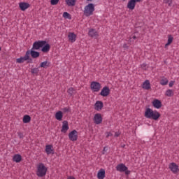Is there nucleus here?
I'll list each match as a JSON object with an SVG mask.
<instances>
[{"instance_id": "nucleus-1", "label": "nucleus", "mask_w": 179, "mask_h": 179, "mask_svg": "<svg viewBox=\"0 0 179 179\" xmlns=\"http://www.w3.org/2000/svg\"><path fill=\"white\" fill-rule=\"evenodd\" d=\"M144 115L145 118H148L149 120H154L155 121H157L159 118H160V113L157 110H153L151 108H146Z\"/></svg>"}, {"instance_id": "nucleus-2", "label": "nucleus", "mask_w": 179, "mask_h": 179, "mask_svg": "<svg viewBox=\"0 0 179 179\" xmlns=\"http://www.w3.org/2000/svg\"><path fill=\"white\" fill-rule=\"evenodd\" d=\"M96 6L94 3H90L87 6L84 7L83 10V14L84 16H86V17H89L90 16H92V15L94 13V10Z\"/></svg>"}, {"instance_id": "nucleus-3", "label": "nucleus", "mask_w": 179, "mask_h": 179, "mask_svg": "<svg viewBox=\"0 0 179 179\" xmlns=\"http://www.w3.org/2000/svg\"><path fill=\"white\" fill-rule=\"evenodd\" d=\"M47 170L48 169L43 163H39L36 166V176L38 177H45L47 174Z\"/></svg>"}, {"instance_id": "nucleus-4", "label": "nucleus", "mask_w": 179, "mask_h": 179, "mask_svg": "<svg viewBox=\"0 0 179 179\" xmlns=\"http://www.w3.org/2000/svg\"><path fill=\"white\" fill-rule=\"evenodd\" d=\"M90 87L92 92H98L101 90V84L99 82L94 81L91 83Z\"/></svg>"}, {"instance_id": "nucleus-5", "label": "nucleus", "mask_w": 179, "mask_h": 179, "mask_svg": "<svg viewBox=\"0 0 179 179\" xmlns=\"http://www.w3.org/2000/svg\"><path fill=\"white\" fill-rule=\"evenodd\" d=\"M30 59V50H27L24 57H21L16 59L17 64H23L25 61Z\"/></svg>"}, {"instance_id": "nucleus-6", "label": "nucleus", "mask_w": 179, "mask_h": 179, "mask_svg": "<svg viewBox=\"0 0 179 179\" xmlns=\"http://www.w3.org/2000/svg\"><path fill=\"white\" fill-rule=\"evenodd\" d=\"M47 44L46 41H38L34 43L32 45V50H40L41 47H44Z\"/></svg>"}, {"instance_id": "nucleus-7", "label": "nucleus", "mask_w": 179, "mask_h": 179, "mask_svg": "<svg viewBox=\"0 0 179 179\" xmlns=\"http://www.w3.org/2000/svg\"><path fill=\"white\" fill-rule=\"evenodd\" d=\"M69 138L72 142L78 141V131L76 130H73L69 134Z\"/></svg>"}, {"instance_id": "nucleus-8", "label": "nucleus", "mask_w": 179, "mask_h": 179, "mask_svg": "<svg viewBox=\"0 0 179 179\" xmlns=\"http://www.w3.org/2000/svg\"><path fill=\"white\" fill-rule=\"evenodd\" d=\"M94 124H96V125H99L103 122V117H101V114L96 113L94 115Z\"/></svg>"}, {"instance_id": "nucleus-9", "label": "nucleus", "mask_w": 179, "mask_h": 179, "mask_svg": "<svg viewBox=\"0 0 179 179\" xmlns=\"http://www.w3.org/2000/svg\"><path fill=\"white\" fill-rule=\"evenodd\" d=\"M169 169L173 173V174H177V173L179 171L178 165H176V164L174 162H172L169 164Z\"/></svg>"}, {"instance_id": "nucleus-10", "label": "nucleus", "mask_w": 179, "mask_h": 179, "mask_svg": "<svg viewBox=\"0 0 179 179\" xmlns=\"http://www.w3.org/2000/svg\"><path fill=\"white\" fill-rule=\"evenodd\" d=\"M100 94L103 97H107V96L110 94V88L107 86L103 87L100 92Z\"/></svg>"}, {"instance_id": "nucleus-11", "label": "nucleus", "mask_w": 179, "mask_h": 179, "mask_svg": "<svg viewBox=\"0 0 179 179\" xmlns=\"http://www.w3.org/2000/svg\"><path fill=\"white\" fill-rule=\"evenodd\" d=\"M19 7L22 12H24V10L29 9L30 8V4L29 3H26L24 1L19 3Z\"/></svg>"}, {"instance_id": "nucleus-12", "label": "nucleus", "mask_w": 179, "mask_h": 179, "mask_svg": "<svg viewBox=\"0 0 179 179\" xmlns=\"http://www.w3.org/2000/svg\"><path fill=\"white\" fill-rule=\"evenodd\" d=\"M88 35L90 37H92L93 38H97L99 37V32L96 31L94 29H90Z\"/></svg>"}, {"instance_id": "nucleus-13", "label": "nucleus", "mask_w": 179, "mask_h": 179, "mask_svg": "<svg viewBox=\"0 0 179 179\" xmlns=\"http://www.w3.org/2000/svg\"><path fill=\"white\" fill-rule=\"evenodd\" d=\"M68 129H69V126L68 125V121L64 120L62 122L61 132H62L63 134H66V132L68 131Z\"/></svg>"}, {"instance_id": "nucleus-14", "label": "nucleus", "mask_w": 179, "mask_h": 179, "mask_svg": "<svg viewBox=\"0 0 179 179\" xmlns=\"http://www.w3.org/2000/svg\"><path fill=\"white\" fill-rule=\"evenodd\" d=\"M68 38L70 43H75V41H76V34L73 32H69L68 34Z\"/></svg>"}, {"instance_id": "nucleus-15", "label": "nucleus", "mask_w": 179, "mask_h": 179, "mask_svg": "<svg viewBox=\"0 0 179 179\" xmlns=\"http://www.w3.org/2000/svg\"><path fill=\"white\" fill-rule=\"evenodd\" d=\"M116 169L117 171H120V173H122L124 171H127V170H128V168L126 167L124 164H120L116 166Z\"/></svg>"}, {"instance_id": "nucleus-16", "label": "nucleus", "mask_w": 179, "mask_h": 179, "mask_svg": "<svg viewBox=\"0 0 179 179\" xmlns=\"http://www.w3.org/2000/svg\"><path fill=\"white\" fill-rule=\"evenodd\" d=\"M136 5V1H129L127 3V8L130 10H134V9H135Z\"/></svg>"}, {"instance_id": "nucleus-17", "label": "nucleus", "mask_w": 179, "mask_h": 179, "mask_svg": "<svg viewBox=\"0 0 179 179\" xmlns=\"http://www.w3.org/2000/svg\"><path fill=\"white\" fill-rule=\"evenodd\" d=\"M94 108L96 111H100L103 108V102L101 101H97L94 104Z\"/></svg>"}, {"instance_id": "nucleus-18", "label": "nucleus", "mask_w": 179, "mask_h": 179, "mask_svg": "<svg viewBox=\"0 0 179 179\" xmlns=\"http://www.w3.org/2000/svg\"><path fill=\"white\" fill-rule=\"evenodd\" d=\"M99 179H104L106 177V171L104 169H100L97 173Z\"/></svg>"}, {"instance_id": "nucleus-19", "label": "nucleus", "mask_w": 179, "mask_h": 179, "mask_svg": "<svg viewBox=\"0 0 179 179\" xmlns=\"http://www.w3.org/2000/svg\"><path fill=\"white\" fill-rule=\"evenodd\" d=\"M143 89H145V90H150V82L149 80H146L142 85Z\"/></svg>"}, {"instance_id": "nucleus-20", "label": "nucleus", "mask_w": 179, "mask_h": 179, "mask_svg": "<svg viewBox=\"0 0 179 179\" xmlns=\"http://www.w3.org/2000/svg\"><path fill=\"white\" fill-rule=\"evenodd\" d=\"M152 106H154L155 108H160L162 107V101L159 99H155L152 101Z\"/></svg>"}, {"instance_id": "nucleus-21", "label": "nucleus", "mask_w": 179, "mask_h": 179, "mask_svg": "<svg viewBox=\"0 0 179 179\" xmlns=\"http://www.w3.org/2000/svg\"><path fill=\"white\" fill-rule=\"evenodd\" d=\"M29 55L33 58H38L40 57V52L34 51V49L29 50Z\"/></svg>"}, {"instance_id": "nucleus-22", "label": "nucleus", "mask_w": 179, "mask_h": 179, "mask_svg": "<svg viewBox=\"0 0 179 179\" xmlns=\"http://www.w3.org/2000/svg\"><path fill=\"white\" fill-rule=\"evenodd\" d=\"M54 152V150L52 149V145H47L45 146V152L47 155H51Z\"/></svg>"}, {"instance_id": "nucleus-23", "label": "nucleus", "mask_w": 179, "mask_h": 179, "mask_svg": "<svg viewBox=\"0 0 179 179\" xmlns=\"http://www.w3.org/2000/svg\"><path fill=\"white\" fill-rule=\"evenodd\" d=\"M13 162H15V163H20L22 162V156L20 155H15L13 157Z\"/></svg>"}, {"instance_id": "nucleus-24", "label": "nucleus", "mask_w": 179, "mask_h": 179, "mask_svg": "<svg viewBox=\"0 0 179 179\" xmlns=\"http://www.w3.org/2000/svg\"><path fill=\"white\" fill-rule=\"evenodd\" d=\"M22 121H23L24 124H29V122H30V121H31V117L29 115H25L23 117Z\"/></svg>"}, {"instance_id": "nucleus-25", "label": "nucleus", "mask_w": 179, "mask_h": 179, "mask_svg": "<svg viewBox=\"0 0 179 179\" xmlns=\"http://www.w3.org/2000/svg\"><path fill=\"white\" fill-rule=\"evenodd\" d=\"M62 117H64V115H62V111H58L56 113L55 118L57 120V121H62Z\"/></svg>"}, {"instance_id": "nucleus-26", "label": "nucleus", "mask_w": 179, "mask_h": 179, "mask_svg": "<svg viewBox=\"0 0 179 179\" xmlns=\"http://www.w3.org/2000/svg\"><path fill=\"white\" fill-rule=\"evenodd\" d=\"M159 83L162 85V86H166V85H168L169 83V79H167L166 77H163L160 80Z\"/></svg>"}, {"instance_id": "nucleus-27", "label": "nucleus", "mask_w": 179, "mask_h": 179, "mask_svg": "<svg viewBox=\"0 0 179 179\" xmlns=\"http://www.w3.org/2000/svg\"><path fill=\"white\" fill-rule=\"evenodd\" d=\"M51 47L50 46V44H45L41 49L42 52H48L50 51V49Z\"/></svg>"}, {"instance_id": "nucleus-28", "label": "nucleus", "mask_w": 179, "mask_h": 179, "mask_svg": "<svg viewBox=\"0 0 179 179\" xmlns=\"http://www.w3.org/2000/svg\"><path fill=\"white\" fill-rule=\"evenodd\" d=\"M50 63L48 61H45L43 62H41L40 64V68H48L50 66Z\"/></svg>"}, {"instance_id": "nucleus-29", "label": "nucleus", "mask_w": 179, "mask_h": 179, "mask_svg": "<svg viewBox=\"0 0 179 179\" xmlns=\"http://www.w3.org/2000/svg\"><path fill=\"white\" fill-rule=\"evenodd\" d=\"M165 96H167V97H173L174 96V91L172 90H168L165 92Z\"/></svg>"}, {"instance_id": "nucleus-30", "label": "nucleus", "mask_w": 179, "mask_h": 179, "mask_svg": "<svg viewBox=\"0 0 179 179\" xmlns=\"http://www.w3.org/2000/svg\"><path fill=\"white\" fill-rule=\"evenodd\" d=\"M173 36L171 35H169V36H168V42L165 45V48H167L169 47V45H170V44H171V43H173Z\"/></svg>"}, {"instance_id": "nucleus-31", "label": "nucleus", "mask_w": 179, "mask_h": 179, "mask_svg": "<svg viewBox=\"0 0 179 179\" xmlns=\"http://www.w3.org/2000/svg\"><path fill=\"white\" fill-rule=\"evenodd\" d=\"M63 17H64V19H71V14H69L68 12H64L63 13Z\"/></svg>"}, {"instance_id": "nucleus-32", "label": "nucleus", "mask_w": 179, "mask_h": 179, "mask_svg": "<svg viewBox=\"0 0 179 179\" xmlns=\"http://www.w3.org/2000/svg\"><path fill=\"white\" fill-rule=\"evenodd\" d=\"M66 5H68V6H75L76 1H66Z\"/></svg>"}, {"instance_id": "nucleus-33", "label": "nucleus", "mask_w": 179, "mask_h": 179, "mask_svg": "<svg viewBox=\"0 0 179 179\" xmlns=\"http://www.w3.org/2000/svg\"><path fill=\"white\" fill-rule=\"evenodd\" d=\"M67 92H68L69 94H71V96H72V94H75L76 91L73 89V87H70V88H69Z\"/></svg>"}, {"instance_id": "nucleus-34", "label": "nucleus", "mask_w": 179, "mask_h": 179, "mask_svg": "<svg viewBox=\"0 0 179 179\" xmlns=\"http://www.w3.org/2000/svg\"><path fill=\"white\" fill-rule=\"evenodd\" d=\"M38 69H37V68H34V69H33L32 70H31V73H35V74H37V73H38Z\"/></svg>"}, {"instance_id": "nucleus-35", "label": "nucleus", "mask_w": 179, "mask_h": 179, "mask_svg": "<svg viewBox=\"0 0 179 179\" xmlns=\"http://www.w3.org/2000/svg\"><path fill=\"white\" fill-rule=\"evenodd\" d=\"M50 3H51V5H57L58 1H51Z\"/></svg>"}, {"instance_id": "nucleus-36", "label": "nucleus", "mask_w": 179, "mask_h": 179, "mask_svg": "<svg viewBox=\"0 0 179 179\" xmlns=\"http://www.w3.org/2000/svg\"><path fill=\"white\" fill-rule=\"evenodd\" d=\"M120 135H121V133L120 131H117L115 133V138H118V136H120Z\"/></svg>"}, {"instance_id": "nucleus-37", "label": "nucleus", "mask_w": 179, "mask_h": 179, "mask_svg": "<svg viewBox=\"0 0 179 179\" xmlns=\"http://www.w3.org/2000/svg\"><path fill=\"white\" fill-rule=\"evenodd\" d=\"M63 111H64V113H68L70 111L69 108H63Z\"/></svg>"}, {"instance_id": "nucleus-38", "label": "nucleus", "mask_w": 179, "mask_h": 179, "mask_svg": "<svg viewBox=\"0 0 179 179\" xmlns=\"http://www.w3.org/2000/svg\"><path fill=\"white\" fill-rule=\"evenodd\" d=\"M173 86H174V81H170L169 87H173Z\"/></svg>"}, {"instance_id": "nucleus-39", "label": "nucleus", "mask_w": 179, "mask_h": 179, "mask_svg": "<svg viewBox=\"0 0 179 179\" xmlns=\"http://www.w3.org/2000/svg\"><path fill=\"white\" fill-rule=\"evenodd\" d=\"M109 136H113V134L111 132H107L106 133V138H108Z\"/></svg>"}, {"instance_id": "nucleus-40", "label": "nucleus", "mask_w": 179, "mask_h": 179, "mask_svg": "<svg viewBox=\"0 0 179 179\" xmlns=\"http://www.w3.org/2000/svg\"><path fill=\"white\" fill-rule=\"evenodd\" d=\"M128 48H129V46H128V45H127V43H124L123 45V48H124V50H128Z\"/></svg>"}, {"instance_id": "nucleus-41", "label": "nucleus", "mask_w": 179, "mask_h": 179, "mask_svg": "<svg viewBox=\"0 0 179 179\" xmlns=\"http://www.w3.org/2000/svg\"><path fill=\"white\" fill-rule=\"evenodd\" d=\"M141 68L142 69H146V64L143 63V64H141Z\"/></svg>"}, {"instance_id": "nucleus-42", "label": "nucleus", "mask_w": 179, "mask_h": 179, "mask_svg": "<svg viewBox=\"0 0 179 179\" xmlns=\"http://www.w3.org/2000/svg\"><path fill=\"white\" fill-rule=\"evenodd\" d=\"M136 38V36L135 35H134L132 37H130V43L131 41H132V39L135 40Z\"/></svg>"}, {"instance_id": "nucleus-43", "label": "nucleus", "mask_w": 179, "mask_h": 179, "mask_svg": "<svg viewBox=\"0 0 179 179\" xmlns=\"http://www.w3.org/2000/svg\"><path fill=\"white\" fill-rule=\"evenodd\" d=\"M67 179H75V177L73 176H69Z\"/></svg>"}, {"instance_id": "nucleus-44", "label": "nucleus", "mask_w": 179, "mask_h": 179, "mask_svg": "<svg viewBox=\"0 0 179 179\" xmlns=\"http://www.w3.org/2000/svg\"><path fill=\"white\" fill-rule=\"evenodd\" d=\"M167 3H168L169 5H170V3H171V1H167Z\"/></svg>"}, {"instance_id": "nucleus-45", "label": "nucleus", "mask_w": 179, "mask_h": 179, "mask_svg": "<svg viewBox=\"0 0 179 179\" xmlns=\"http://www.w3.org/2000/svg\"><path fill=\"white\" fill-rule=\"evenodd\" d=\"M65 1H76V0H65Z\"/></svg>"}, {"instance_id": "nucleus-46", "label": "nucleus", "mask_w": 179, "mask_h": 179, "mask_svg": "<svg viewBox=\"0 0 179 179\" xmlns=\"http://www.w3.org/2000/svg\"><path fill=\"white\" fill-rule=\"evenodd\" d=\"M130 1H141V0H130Z\"/></svg>"}, {"instance_id": "nucleus-47", "label": "nucleus", "mask_w": 179, "mask_h": 179, "mask_svg": "<svg viewBox=\"0 0 179 179\" xmlns=\"http://www.w3.org/2000/svg\"><path fill=\"white\" fill-rule=\"evenodd\" d=\"M50 1H59V0H50Z\"/></svg>"}, {"instance_id": "nucleus-48", "label": "nucleus", "mask_w": 179, "mask_h": 179, "mask_svg": "<svg viewBox=\"0 0 179 179\" xmlns=\"http://www.w3.org/2000/svg\"><path fill=\"white\" fill-rule=\"evenodd\" d=\"M103 150H106V148H103Z\"/></svg>"}, {"instance_id": "nucleus-49", "label": "nucleus", "mask_w": 179, "mask_h": 179, "mask_svg": "<svg viewBox=\"0 0 179 179\" xmlns=\"http://www.w3.org/2000/svg\"><path fill=\"white\" fill-rule=\"evenodd\" d=\"M87 1H91V0H87Z\"/></svg>"}, {"instance_id": "nucleus-50", "label": "nucleus", "mask_w": 179, "mask_h": 179, "mask_svg": "<svg viewBox=\"0 0 179 179\" xmlns=\"http://www.w3.org/2000/svg\"><path fill=\"white\" fill-rule=\"evenodd\" d=\"M0 51H1V47H0Z\"/></svg>"}]
</instances>
